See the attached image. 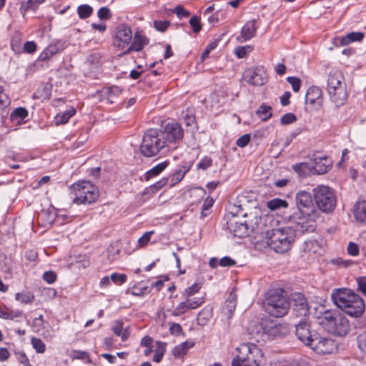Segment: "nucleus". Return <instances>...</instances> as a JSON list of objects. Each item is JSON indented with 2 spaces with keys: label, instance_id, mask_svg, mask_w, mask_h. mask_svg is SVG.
I'll use <instances>...</instances> for the list:
<instances>
[{
  "label": "nucleus",
  "instance_id": "obj_51",
  "mask_svg": "<svg viewBox=\"0 0 366 366\" xmlns=\"http://www.w3.org/2000/svg\"><path fill=\"white\" fill-rule=\"evenodd\" d=\"M154 28L159 31H165L169 26L170 25V22L169 21L164 20V21H154Z\"/></svg>",
  "mask_w": 366,
  "mask_h": 366
},
{
  "label": "nucleus",
  "instance_id": "obj_19",
  "mask_svg": "<svg viewBox=\"0 0 366 366\" xmlns=\"http://www.w3.org/2000/svg\"><path fill=\"white\" fill-rule=\"evenodd\" d=\"M149 44V39L139 32H136L134 36L133 41L127 46V49L123 51V54H128L132 51H140L143 48Z\"/></svg>",
  "mask_w": 366,
  "mask_h": 366
},
{
  "label": "nucleus",
  "instance_id": "obj_26",
  "mask_svg": "<svg viewBox=\"0 0 366 366\" xmlns=\"http://www.w3.org/2000/svg\"><path fill=\"white\" fill-rule=\"evenodd\" d=\"M112 330L117 336H121L122 341H126L130 335L129 328H124L123 321L120 320L114 322Z\"/></svg>",
  "mask_w": 366,
  "mask_h": 366
},
{
  "label": "nucleus",
  "instance_id": "obj_38",
  "mask_svg": "<svg viewBox=\"0 0 366 366\" xmlns=\"http://www.w3.org/2000/svg\"><path fill=\"white\" fill-rule=\"evenodd\" d=\"M257 114L262 120L267 121L272 117V107L262 104L257 109Z\"/></svg>",
  "mask_w": 366,
  "mask_h": 366
},
{
  "label": "nucleus",
  "instance_id": "obj_15",
  "mask_svg": "<svg viewBox=\"0 0 366 366\" xmlns=\"http://www.w3.org/2000/svg\"><path fill=\"white\" fill-rule=\"evenodd\" d=\"M336 317L332 323L329 332L335 334L338 336H345L350 331V324L345 317L339 312L335 314Z\"/></svg>",
  "mask_w": 366,
  "mask_h": 366
},
{
  "label": "nucleus",
  "instance_id": "obj_46",
  "mask_svg": "<svg viewBox=\"0 0 366 366\" xmlns=\"http://www.w3.org/2000/svg\"><path fill=\"white\" fill-rule=\"evenodd\" d=\"M16 300L24 304H28L33 302L34 296L30 293H16Z\"/></svg>",
  "mask_w": 366,
  "mask_h": 366
},
{
  "label": "nucleus",
  "instance_id": "obj_39",
  "mask_svg": "<svg viewBox=\"0 0 366 366\" xmlns=\"http://www.w3.org/2000/svg\"><path fill=\"white\" fill-rule=\"evenodd\" d=\"M28 116V111L24 107H18L11 114L12 121H20L24 119Z\"/></svg>",
  "mask_w": 366,
  "mask_h": 366
},
{
  "label": "nucleus",
  "instance_id": "obj_16",
  "mask_svg": "<svg viewBox=\"0 0 366 366\" xmlns=\"http://www.w3.org/2000/svg\"><path fill=\"white\" fill-rule=\"evenodd\" d=\"M291 307L297 312V315L306 316L309 312V307L305 297L300 292H295L291 296Z\"/></svg>",
  "mask_w": 366,
  "mask_h": 366
},
{
  "label": "nucleus",
  "instance_id": "obj_21",
  "mask_svg": "<svg viewBox=\"0 0 366 366\" xmlns=\"http://www.w3.org/2000/svg\"><path fill=\"white\" fill-rule=\"evenodd\" d=\"M324 241L322 239H309L305 242L303 250L309 254H321L324 252Z\"/></svg>",
  "mask_w": 366,
  "mask_h": 366
},
{
  "label": "nucleus",
  "instance_id": "obj_3",
  "mask_svg": "<svg viewBox=\"0 0 366 366\" xmlns=\"http://www.w3.org/2000/svg\"><path fill=\"white\" fill-rule=\"evenodd\" d=\"M236 351L232 366H263L265 362L264 353L255 345L244 343Z\"/></svg>",
  "mask_w": 366,
  "mask_h": 366
},
{
  "label": "nucleus",
  "instance_id": "obj_2",
  "mask_svg": "<svg viewBox=\"0 0 366 366\" xmlns=\"http://www.w3.org/2000/svg\"><path fill=\"white\" fill-rule=\"evenodd\" d=\"M331 299L339 309L352 317H361L365 310V304L362 298L350 289L333 290Z\"/></svg>",
  "mask_w": 366,
  "mask_h": 366
},
{
  "label": "nucleus",
  "instance_id": "obj_4",
  "mask_svg": "<svg viewBox=\"0 0 366 366\" xmlns=\"http://www.w3.org/2000/svg\"><path fill=\"white\" fill-rule=\"evenodd\" d=\"M139 150L146 157H153L159 153H166L169 150L162 135L161 129H149L144 133Z\"/></svg>",
  "mask_w": 366,
  "mask_h": 366
},
{
  "label": "nucleus",
  "instance_id": "obj_64",
  "mask_svg": "<svg viewBox=\"0 0 366 366\" xmlns=\"http://www.w3.org/2000/svg\"><path fill=\"white\" fill-rule=\"evenodd\" d=\"M286 366H309V364L303 359H297L287 362Z\"/></svg>",
  "mask_w": 366,
  "mask_h": 366
},
{
  "label": "nucleus",
  "instance_id": "obj_7",
  "mask_svg": "<svg viewBox=\"0 0 366 366\" xmlns=\"http://www.w3.org/2000/svg\"><path fill=\"white\" fill-rule=\"evenodd\" d=\"M161 133L170 151L177 148L178 144L182 141L184 134L182 126L175 122L167 123L161 129Z\"/></svg>",
  "mask_w": 366,
  "mask_h": 366
},
{
  "label": "nucleus",
  "instance_id": "obj_20",
  "mask_svg": "<svg viewBox=\"0 0 366 366\" xmlns=\"http://www.w3.org/2000/svg\"><path fill=\"white\" fill-rule=\"evenodd\" d=\"M331 101L339 107L345 104L347 99V86H342L340 88L327 91Z\"/></svg>",
  "mask_w": 366,
  "mask_h": 366
},
{
  "label": "nucleus",
  "instance_id": "obj_35",
  "mask_svg": "<svg viewBox=\"0 0 366 366\" xmlns=\"http://www.w3.org/2000/svg\"><path fill=\"white\" fill-rule=\"evenodd\" d=\"M122 89L118 86H112L106 89L105 94L109 103L112 104L115 99L122 94Z\"/></svg>",
  "mask_w": 366,
  "mask_h": 366
},
{
  "label": "nucleus",
  "instance_id": "obj_13",
  "mask_svg": "<svg viewBox=\"0 0 366 366\" xmlns=\"http://www.w3.org/2000/svg\"><path fill=\"white\" fill-rule=\"evenodd\" d=\"M312 343L310 347L319 354H331L337 350V345L332 339L320 336L318 333Z\"/></svg>",
  "mask_w": 366,
  "mask_h": 366
},
{
  "label": "nucleus",
  "instance_id": "obj_63",
  "mask_svg": "<svg viewBox=\"0 0 366 366\" xmlns=\"http://www.w3.org/2000/svg\"><path fill=\"white\" fill-rule=\"evenodd\" d=\"M358 290L363 295H366V277H361L357 278Z\"/></svg>",
  "mask_w": 366,
  "mask_h": 366
},
{
  "label": "nucleus",
  "instance_id": "obj_41",
  "mask_svg": "<svg viewBox=\"0 0 366 366\" xmlns=\"http://www.w3.org/2000/svg\"><path fill=\"white\" fill-rule=\"evenodd\" d=\"M77 13L80 19H86L92 14L93 9L88 4H82L77 8Z\"/></svg>",
  "mask_w": 366,
  "mask_h": 366
},
{
  "label": "nucleus",
  "instance_id": "obj_11",
  "mask_svg": "<svg viewBox=\"0 0 366 366\" xmlns=\"http://www.w3.org/2000/svg\"><path fill=\"white\" fill-rule=\"evenodd\" d=\"M295 328L297 337L307 347H310L313 340L317 337V332L312 330L310 323L305 320L297 324Z\"/></svg>",
  "mask_w": 366,
  "mask_h": 366
},
{
  "label": "nucleus",
  "instance_id": "obj_14",
  "mask_svg": "<svg viewBox=\"0 0 366 366\" xmlns=\"http://www.w3.org/2000/svg\"><path fill=\"white\" fill-rule=\"evenodd\" d=\"M312 165L310 166L311 174H324L327 173L332 167V162L327 156H316L312 159Z\"/></svg>",
  "mask_w": 366,
  "mask_h": 366
},
{
  "label": "nucleus",
  "instance_id": "obj_25",
  "mask_svg": "<svg viewBox=\"0 0 366 366\" xmlns=\"http://www.w3.org/2000/svg\"><path fill=\"white\" fill-rule=\"evenodd\" d=\"M257 27L254 19L248 21L243 26L241 31V36L244 41L249 40L256 34Z\"/></svg>",
  "mask_w": 366,
  "mask_h": 366
},
{
  "label": "nucleus",
  "instance_id": "obj_18",
  "mask_svg": "<svg viewBox=\"0 0 366 366\" xmlns=\"http://www.w3.org/2000/svg\"><path fill=\"white\" fill-rule=\"evenodd\" d=\"M346 86L345 77L342 72L337 69H332L327 79V91L340 88V86Z\"/></svg>",
  "mask_w": 366,
  "mask_h": 366
},
{
  "label": "nucleus",
  "instance_id": "obj_34",
  "mask_svg": "<svg viewBox=\"0 0 366 366\" xmlns=\"http://www.w3.org/2000/svg\"><path fill=\"white\" fill-rule=\"evenodd\" d=\"M193 346L194 343L192 342L186 341L184 342H182L180 345L176 346L172 350V355L175 357H181L186 354L188 349L192 347Z\"/></svg>",
  "mask_w": 366,
  "mask_h": 366
},
{
  "label": "nucleus",
  "instance_id": "obj_50",
  "mask_svg": "<svg viewBox=\"0 0 366 366\" xmlns=\"http://www.w3.org/2000/svg\"><path fill=\"white\" fill-rule=\"evenodd\" d=\"M297 121V117L293 113H287L284 114L280 119V122L283 125L292 124Z\"/></svg>",
  "mask_w": 366,
  "mask_h": 366
},
{
  "label": "nucleus",
  "instance_id": "obj_30",
  "mask_svg": "<svg viewBox=\"0 0 366 366\" xmlns=\"http://www.w3.org/2000/svg\"><path fill=\"white\" fill-rule=\"evenodd\" d=\"M212 317V309L210 307H206L200 311L197 317V322L199 325H207Z\"/></svg>",
  "mask_w": 366,
  "mask_h": 366
},
{
  "label": "nucleus",
  "instance_id": "obj_10",
  "mask_svg": "<svg viewBox=\"0 0 366 366\" xmlns=\"http://www.w3.org/2000/svg\"><path fill=\"white\" fill-rule=\"evenodd\" d=\"M317 206H335L337 202L334 191L329 187L320 185L313 189Z\"/></svg>",
  "mask_w": 366,
  "mask_h": 366
},
{
  "label": "nucleus",
  "instance_id": "obj_6",
  "mask_svg": "<svg viewBox=\"0 0 366 366\" xmlns=\"http://www.w3.org/2000/svg\"><path fill=\"white\" fill-rule=\"evenodd\" d=\"M74 192V203L90 204L94 203L99 197V189L89 181H79L72 185Z\"/></svg>",
  "mask_w": 366,
  "mask_h": 366
},
{
  "label": "nucleus",
  "instance_id": "obj_22",
  "mask_svg": "<svg viewBox=\"0 0 366 366\" xmlns=\"http://www.w3.org/2000/svg\"><path fill=\"white\" fill-rule=\"evenodd\" d=\"M237 305V296L233 292L229 294V297L224 302V305L222 309V313L227 318L229 319L232 317L235 311Z\"/></svg>",
  "mask_w": 366,
  "mask_h": 366
},
{
  "label": "nucleus",
  "instance_id": "obj_58",
  "mask_svg": "<svg viewBox=\"0 0 366 366\" xmlns=\"http://www.w3.org/2000/svg\"><path fill=\"white\" fill-rule=\"evenodd\" d=\"M250 139H251V137H250V134H245L244 135H242V137H240L236 142V144L241 147V148H243L245 146H247L249 142H250Z\"/></svg>",
  "mask_w": 366,
  "mask_h": 366
},
{
  "label": "nucleus",
  "instance_id": "obj_56",
  "mask_svg": "<svg viewBox=\"0 0 366 366\" xmlns=\"http://www.w3.org/2000/svg\"><path fill=\"white\" fill-rule=\"evenodd\" d=\"M173 13H175L179 18L187 17L190 15L189 11H187L182 6L178 5L173 10Z\"/></svg>",
  "mask_w": 366,
  "mask_h": 366
},
{
  "label": "nucleus",
  "instance_id": "obj_57",
  "mask_svg": "<svg viewBox=\"0 0 366 366\" xmlns=\"http://www.w3.org/2000/svg\"><path fill=\"white\" fill-rule=\"evenodd\" d=\"M98 17L100 19L107 20L112 17L110 10L107 7H101L97 12Z\"/></svg>",
  "mask_w": 366,
  "mask_h": 366
},
{
  "label": "nucleus",
  "instance_id": "obj_17",
  "mask_svg": "<svg viewBox=\"0 0 366 366\" xmlns=\"http://www.w3.org/2000/svg\"><path fill=\"white\" fill-rule=\"evenodd\" d=\"M306 104L312 105L315 109H320L323 104L322 92L316 86L309 87L305 95Z\"/></svg>",
  "mask_w": 366,
  "mask_h": 366
},
{
  "label": "nucleus",
  "instance_id": "obj_29",
  "mask_svg": "<svg viewBox=\"0 0 366 366\" xmlns=\"http://www.w3.org/2000/svg\"><path fill=\"white\" fill-rule=\"evenodd\" d=\"M76 111L73 107H70L66 111L63 113H59L55 117L56 124H65L71 117L75 115Z\"/></svg>",
  "mask_w": 366,
  "mask_h": 366
},
{
  "label": "nucleus",
  "instance_id": "obj_52",
  "mask_svg": "<svg viewBox=\"0 0 366 366\" xmlns=\"http://www.w3.org/2000/svg\"><path fill=\"white\" fill-rule=\"evenodd\" d=\"M357 341L360 350L366 353V331L357 336Z\"/></svg>",
  "mask_w": 366,
  "mask_h": 366
},
{
  "label": "nucleus",
  "instance_id": "obj_61",
  "mask_svg": "<svg viewBox=\"0 0 366 366\" xmlns=\"http://www.w3.org/2000/svg\"><path fill=\"white\" fill-rule=\"evenodd\" d=\"M200 289V286L199 284H194L191 287L187 288L184 291V296L186 297H189L192 295H194L196 292H197Z\"/></svg>",
  "mask_w": 366,
  "mask_h": 366
},
{
  "label": "nucleus",
  "instance_id": "obj_55",
  "mask_svg": "<svg viewBox=\"0 0 366 366\" xmlns=\"http://www.w3.org/2000/svg\"><path fill=\"white\" fill-rule=\"evenodd\" d=\"M217 46V41H214V42H212L210 44H209L206 48L204 49V50L203 51L202 55H201V59L202 61H204V59L208 57L209 53L213 50Z\"/></svg>",
  "mask_w": 366,
  "mask_h": 366
},
{
  "label": "nucleus",
  "instance_id": "obj_44",
  "mask_svg": "<svg viewBox=\"0 0 366 366\" xmlns=\"http://www.w3.org/2000/svg\"><path fill=\"white\" fill-rule=\"evenodd\" d=\"M32 347L35 349L37 353H44L46 350L45 344L40 338L32 337L31 340Z\"/></svg>",
  "mask_w": 366,
  "mask_h": 366
},
{
  "label": "nucleus",
  "instance_id": "obj_42",
  "mask_svg": "<svg viewBox=\"0 0 366 366\" xmlns=\"http://www.w3.org/2000/svg\"><path fill=\"white\" fill-rule=\"evenodd\" d=\"M87 60L90 64L97 67L103 64L104 57L100 52L97 51L91 54Z\"/></svg>",
  "mask_w": 366,
  "mask_h": 366
},
{
  "label": "nucleus",
  "instance_id": "obj_48",
  "mask_svg": "<svg viewBox=\"0 0 366 366\" xmlns=\"http://www.w3.org/2000/svg\"><path fill=\"white\" fill-rule=\"evenodd\" d=\"M189 24L194 33H199L202 30V24L200 18L197 16H193L189 20Z\"/></svg>",
  "mask_w": 366,
  "mask_h": 366
},
{
  "label": "nucleus",
  "instance_id": "obj_53",
  "mask_svg": "<svg viewBox=\"0 0 366 366\" xmlns=\"http://www.w3.org/2000/svg\"><path fill=\"white\" fill-rule=\"evenodd\" d=\"M212 165V159L209 157H203L197 164V168L205 170Z\"/></svg>",
  "mask_w": 366,
  "mask_h": 366
},
{
  "label": "nucleus",
  "instance_id": "obj_36",
  "mask_svg": "<svg viewBox=\"0 0 366 366\" xmlns=\"http://www.w3.org/2000/svg\"><path fill=\"white\" fill-rule=\"evenodd\" d=\"M292 169L300 177H306L310 174L311 167L309 163L301 162L292 165Z\"/></svg>",
  "mask_w": 366,
  "mask_h": 366
},
{
  "label": "nucleus",
  "instance_id": "obj_60",
  "mask_svg": "<svg viewBox=\"0 0 366 366\" xmlns=\"http://www.w3.org/2000/svg\"><path fill=\"white\" fill-rule=\"evenodd\" d=\"M37 46L33 41H26L24 44V51L28 54H33L36 51Z\"/></svg>",
  "mask_w": 366,
  "mask_h": 366
},
{
  "label": "nucleus",
  "instance_id": "obj_24",
  "mask_svg": "<svg viewBox=\"0 0 366 366\" xmlns=\"http://www.w3.org/2000/svg\"><path fill=\"white\" fill-rule=\"evenodd\" d=\"M189 170L187 166L182 165L173 173H172L167 178H169V187H173L179 184L184 177L186 173Z\"/></svg>",
  "mask_w": 366,
  "mask_h": 366
},
{
  "label": "nucleus",
  "instance_id": "obj_37",
  "mask_svg": "<svg viewBox=\"0 0 366 366\" xmlns=\"http://www.w3.org/2000/svg\"><path fill=\"white\" fill-rule=\"evenodd\" d=\"M363 37L364 34L361 32H350L341 39L340 43L345 46L355 41H361Z\"/></svg>",
  "mask_w": 366,
  "mask_h": 366
},
{
  "label": "nucleus",
  "instance_id": "obj_45",
  "mask_svg": "<svg viewBox=\"0 0 366 366\" xmlns=\"http://www.w3.org/2000/svg\"><path fill=\"white\" fill-rule=\"evenodd\" d=\"M185 302L186 303H187L189 310H194L199 307L202 303H204V299L202 297L190 298L189 297H187Z\"/></svg>",
  "mask_w": 366,
  "mask_h": 366
},
{
  "label": "nucleus",
  "instance_id": "obj_47",
  "mask_svg": "<svg viewBox=\"0 0 366 366\" xmlns=\"http://www.w3.org/2000/svg\"><path fill=\"white\" fill-rule=\"evenodd\" d=\"M169 183V178L163 177L150 186L149 189L153 192H157L165 187Z\"/></svg>",
  "mask_w": 366,
  "mask_h": 366
},
{
  "label": "nucleus",
  "instance_id": "obj_40",
  "mask_svg": "<svg viewBox=\"0 0 366 366\" xmlns=\"http://www.w3.org/2000/svg\"><path fill=\"white\" fill-rule=\"evenodd\" d=\"M9 104L10 99L9 97L4 93V87L0 86V114H3Z\"/></svg>",
  "mask_w": 366,
  "mask_h": 366
},
{
  "label": "nucleus",
  "instance_id": "obj_5",
  "mask_svg": "<svg viewBox=\"0 0 366 366\" xmlns=\"http://www.w3.org/2000/svg\"><path fill=\"white\" fill-rule=\"evenodd\" d=\"M290 307V299L283 290H270L267 293L264 307L271 316L282 317L288 312Z\"/></svg>",
  "mask_w": 366,
  "mask_h": 366
},
{
  "label": "nucleus",
  "instance_id": "obj_62",
  "mask_svg": "<svg viewBox=\"0 0 366 366\" xmlns=\"http://www.w3.org/2000/svg\"><path fill=\"white\" fill-rule=\"evenodd\" d=\"M153 233V231L147 232L138 239V243L140 247H144L147 244Z\"/></svg>",
  "mask_w": 366,
  "mask_h": 366
},
{
  "label": "nucleus",
  "instance_id": "obj_32",
  "mask_svg": "<svg viewBox=\"0 0 366 366\" xmlns=\"http://www.w3.org/2000/svg\"><path fill=\"white\" fill-rule=\"evenodd\" d=\"M312 197L311 194L307 191H300L296 194L297 206H311Z\"/></svg>",
  "mask_w": 366,
  "mask_h": 366
},
{
  "label": "nucleus",
  "instance_id": "obj_59",
  "mask_svg": "<svg viewBox=\"0 0 366 366\" xmlns=\"http://www.w3.org/2000/svg\"><path fill=\"white\" fill-rule=\"evenodd\" d=\"M43 279L47 283L51 284L56 280V274L53 271H47L44 273Z\"/></svg>",
  "mask_w": 366,
  "mask_h": 366
},
{
  "label": "nucleus",
  "instance_id": "obj_43",
  "mask_svg": "<svg viewBox=\"0 0 366 366\" xmlns=\"http://www.w3.org/2000/svg\"><path fill=\"white\" fill-rule=\"evenodd\" d=\"M353 214L357 222L366 224V207H355Z\"/></svg>",
  "mask_w": 366,
  "mask_h": 366
},
{
  "label": "nucleus",
  "instance_id": "obj_9",
  "mask_svg": "<svg viewBox=\"0 0 366 366\" xmlns=\"http://www.w3.org/2000/svg\"><path fill=\"white\" fill-rule=\"evenodd\" d=\"M242 79L250 85L261 86L267 82V70L263 66L247 68L243 72Z\"/></svg>",
  "mask_w": 366,
  "mask_h": 366
},
{
  "label": "nucleus",
  "instance_id": "obj_49",
  "mask_svg": "<svg viewBox=\"0 0 366 366\" xmlns=\"http://www.w3.org/2000/svg\"><path fill=\"white\" fill-rule=\"evenodd\" d=\"M188 310H189L187 303L182 302L179 303L177 307L172 312V315L179 316L184 314Z\"/></svg>",
  "mask_w": 366,
  "mask_h": 366
},
{
  "label": "nucleus",
  "instance_id": "obj_8",
  "mask_svg": "<svg viewBox=\"0 0 366 366\" xmlns=\"http://www.w3.org/2000/svg\"><path fill=\"white\" fill-rule=\"evenodd\" d=\"M232 209H235V212L232 210L229 212V214H230L232 218L229 219L228 222L231 233H232L234 237L239 238L247 237L249 234V227L246 221L238 222L235 220V217H246L247 213L244 212L242 207H232Z\"/></svg>",
  "mask_w": 366,
  "mask_h": 366
},
{
  "label": "nucleus",
  "instance_id": "obj_12",
  "mask_svg": "<svg viewBox=\"0 0 366 366\" xmlns=\"http://www.w3.org/2000/svg\"><path fill=\"white\" fill-rule=\"evenodd\" d=\"M132 40V31L130 26L125 24L118 25L115 29L114 44L117 47L123 49L130 44Z\"/></svg>",
  "mask_w": 366,
  "mask_h": 366
},
{
  "label": "nucleus",
  "instance_id": "obj_54",
  "mask_svg": "<svg viewBox=\"0 0 366 366\" xmlns=\"http://www.w3.org/2000/svg\"><path fill=\"white\" fill-rule=\"evenodd\" d=\"M287 81L291 84L292 89L295 92L300 91L301 86V81L299 78L295 76H289Z\"/></svg>",
  "mask_w": 366,
  "mask_h": 366
},
{
  "label": "nucleus",
  "instance_id": "obj_33",
  "mask_svg": "<svg viewBox=\"0 0 366 366\" xmlns=\"http://www.w3.org/2000/svg\"><path fill=\"white\" fill-rule=\"evenodd\" d=\"M59 52V47L56 44H49L46 47L44 51L40 54L39 59L40 61H47L50 59L54 55Z\"/></svg>",
  "mask_w": 366,
  "mask_h": 366
},
{
  "label": "nucleus",
  "instance_id": "obj_28",
  "mask_svg": "<svg viewBox=\"0 0 366 366\" xmlns=\"http://www.w3.org/2000/svg\"><path fill=\"white\" fill-rule=\"evenodd\" d=\"M169 164V161L167 160L157 164L145 173V179L148 181L158 176L168 167Z\"/></svg>",
  "mask_w": 366,
  "mask_h": 366
},
{
  "label": "nucleus",
  "instance_id": "obj_23",
  "mask_svg": "<svg viewBox=\"0 0 366 366\" xmlns=\"http://www.w3.org/2000/svg\"><path fill=\"white\" fill-rule=\"evenodd\" d=\"M337 311L330 310L320 312V315L317 316L319 324L322 325L329 332V329H330L332 323L336 317L335 314H337Z\"/></svg>",
  "mask_w": 366,
  "mask_h": 366
},
{
  "label": "nucleus",
  "instance_id": "obj_1",
  "mask_svg": "<svg viewBox=\"0 0 366 366\" xmlns=\"http://www.w3.org/2000/svg\"><path fill=\"white\" fill-rule=\"evenodd\" d=\"M295 211L288 216V220L296 224L295 229L286 227L272 229L265 232L263 243L277 253L287 252L295 241L296 232H312L315 222L322 212L330 214L334 207H294Z\"/></svg>",
  "mask_w": 366,
  "mask_h": 366
},
{
  "label": "nucleus",
  "instance_id": "obj_27",
  "mask_svg": "<svg viewBox=\"0 0 366 366\" xmlns=\"http://www.w3.org/2000/svg\"><path fill=\"white\" fill-rule=\"evenodd\" d=\"M60 209L56 207H48L47 209H42L41 212L38 214V219H44L46 217L48 222L51 223L54 221L56 217L60 216Z\"/></svg>",
  "mask_w": 366,
  "mask_h": 366
},
{
  "label": "nucleus",
  "instance_id": "obj_31",
  "mask_svg": "<svg viewBox=\"0 0 366 366\" xmlns=\"http://www.w3.org/2000/svg\"><path fill=\"white\" fill-rule=\"evenodd\" d=\"M264 332L269 336L279 337L286 332V327L280 324L271 323L264 327Z\"/></svg>",
  "mask_w": 366,
  "mask_h": 366
}]
</instances>
